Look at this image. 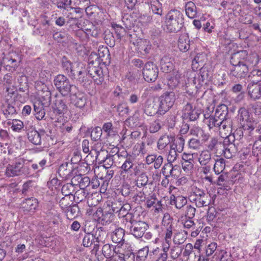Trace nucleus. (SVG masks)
Segmentation results:
<instances>
[{
	"label": "nucleus",
	"instance_id": "nucleus-1",
	"mask_svg": "<svg viewBox=\"0 0 261 261\" xmlns=\"http://www.w3.org/2000/svg\"><path fill=\"white\" fill-rule=\"evenodd\" d=\"M165 22L167 32H177L184 26V15L179 10L171 9L165 16Z\"/></svg>",
	"mask_w": 261,
	"mask_h": 261
},
{
	"label": "nucleus",
	"instance_id": "nucleus-2",
	"mask_svg": "<svg viewBox=\"0 0 261 261\" xmlns=\"http://www.w3.org/2000/svg\"><path fill=\"white\" fill-rule=\"evenodd\" d=\"M134 218L133 214L126 215L124 228L130 234L137 239H140L144 236L148 226L145 222L137 221L134 220Z\"/></svg>",
	"mask_w": 261,
	"mask_h": 261
},
{
	"label": "nucleus",
	"instance_id": "nucleus-3",
	"mask_svg": "<svg viewBox=\"0 0 261 261\" xmlns=\"http://www.w3.org/2000/svg\"><path fill=\"white\" fill-rule=\"evenodd\" d=\"M30 173L29 166L23 159H18L12 164H9L6 170L8 177H14Z\"/></svg>",
	"mask_w": 261,
	"mask_h": 261
},
{
	"label": "nucleus",
	"instance_id": "nucleus-4",
	"mask_svg": "<svg viewBox=\"0 0 261 261\" xmlns=\"http://www.w3.org/2000/svg\"><path fill=\"white\" fill-rule=\"evenodd\" d=\"M54 84L63 96H68L71 92H74V89L76 90V87L71 84L69 79L63 74H58L55 76Z\"/></svg>",
	"mask_w": 261,
	"mask_h": 261
},
{
	"label": "nucleus",
	"instance_id": "nucleus-5",
	"mask_svg": "<svg viewBox=\"0 0 261 261\" xmlns=\"http://www.w3.org/2000/svg\"><path fill=\"white\" fill-rule=\"evenodd\" d=\"M238 118L240 124L244 130H248L250 134L254 130L257 122L250 116L247 109L244 108L239 109Z\"/></svg>",
	"mask_w": 261,
	"mask_h": 261
},
{
	"label": "nucleus",
	"instance_id": "nucleus-6",
	"mask_svg": "<svg viewBox=\"0 0 261 261\" xmlns=\"http://www.w3.org/2000/svg\"><path fill=\"white\" fill-rule=\"evenodd\" d=\"M176 99L173 92H166L159 98V111L160 115H163L174 105Z\"/></svg>",
	"mask_w": 261,
	"mask_h": 261
},
{
	"label": "nucleus",
	"instance_id": "nucleus-7",
	"mask_svg": "<svg viewBox=\"0 0 261 261\" xmlns=\"http://www.w3.org/2000/svg\"><path fill=\"white\" fill-rule=\"evenodd\" d=\"M117 158L120 160L119 163L123 162L121 166V175L124 176L126 174L131 175L132 169L134 166L135 158L131 155L128 154L127 153H126V155L118 154L114 158L115 159Z\"/></svg>",
	"mask_w": 261,
	"mask_h": 261
},
{
	"label": "nucleus",
	"instance_id": "nucleus-8",
	"mask_svg": "<svg viewBox=\"0 0 261 261\" xmlns=\"http://www.w3.org/2000/svg\"><path fill=\"white\" fill-rule=\"evenodd\" d=\"M46 102L43 103L40 100H36L34 103V114L37 120H42L45 115V110L44 109V106H48L50 103L51 101V93L47 91L46 94Z\"/></svg>",
	"mask_w": 261,
	"mask_h": 261
},
{
	"label": "nucleus",
	"instance_id": "nucleus-9",
	"mask_svg": "<svg viewBox=\"0 0 261 261\" xmlns=\"http://www.w3.org/2000/svg\"><path fill=\"white\" fill-rule=\"evenodd\" d=\"M142 73L144 79L147 82H154L159 74L157 66L152 62L146 63L143 69Z\"/></svg>",
	"mask_w": 261,
	"mask_h": 261
},
{
	"label": "nucleus",
	"instance_id": "nucleus-10",
	"mask_svg": "<svg viewBox=\"0 0 261 261\" xmlns=\"http://www.w3.org/2000/svg\"><path fill=\"white\" fill-rule=\"evenodd\" d=\"M87 71L97 85H100L103 82L104 80L103 71L98 65L88 66Z\"/></svg>",
	"mask_w": 261,
	"mask_h": 261
},
{
	"label": "nucleus",
	"instance_id": "nucleus-11",
	"mask_svg": "<svg viewBox=\"0 0 261 261\" xmlns=\"http://www.w3.org/2000/svg\"><path fill=\"white\" fill-rule=\"evenodd\" d=\"M74 92L69 93L71 102L76 107L82 109L87 103L86 96L84 93L79 92L77 89H74Z\"/></svg>",
	"mask_w": 261,
	"mask_h": 261
},
{
	"label": "nucleus",
	"instance_id": "nucleus-12",
	"mask_svg": "<svg viewBox=\"0 0 261 261\" xmlns=\"http://www.w3.org/2000/svg\"><path fill=\"white\" fill-rule=\"evenodd\" d=\"M182 117L190 121H195L199 118L200 112L198 109L193 108L191 103L188 102L183 108Z\"/></svg>",
	"mask_w": 261,
	"mask_h": 261
},
{
	"label": "nucleus",
	"instance_id": "nucleus-13",
	"mask_svg": "<svg viewBox=\"0 0 261 261\" xmlns=\"http://www.w3.org/2000/svg\"><path fill=\"white\" fill-rule=\"evenodd\" d=\"M177 141H178L179 144V147H178L177 145H176V148L173 147L172 146L170 147V149L169 151L168 155L167 156L168 162L172 163L174 162L176 160L178 155L177 151L180 152L184 149L185 140L183 137L181 136L178 137Z\"/></svg>",
	"mask_w": 261,
	"mask_h": 261
},
{
	"label": "nucleus",
	"instance_id": "nucleus-14",
	"mask_svg": "<svg viewBox=\"0 0 261 261\" xmlns=\"http://www.w3.org/2000/svg\"><path fill=\"white\" fill-rule=\"evenodd\" d=\"M159 103L151 99H148L144 103V112L148 116H153L156 114L160 115Z\"/></svg>",
	"mask_w": 261,
	"mask_h": 261
},
{
	"label": "nucleus",
	"instance_id": "nucleus-15",
	"mask_svg": "<svg viewBox=\"0 0 261 261\" xmlns=\"http://www.w3.org/2000/svg\"><path fill=\"white\" fill-rule=\"evenodd\" d=\"M21 61V58L17 55L13 57L6 58L4 60V65L6 69L11 72L16 70Z\"/></svg>",
	"mask_w": 261,
	"mask_h": 261
},
{
	"label": "nucleus",
	"instance_id": "nucleus-16",
	"mask_svg": "<svg viewBox=\"0 0 261 261\" xmlns=\"http://www.w3.org/2000/svg\"><path fill=\"white\" fill-rule=\"evenodd\" d=\"M248 94L253 100L261 98V82L260 83H249L247 86Z\"/></svg>",
	"mask_w": 261,
	"mask_h": 261
},
{
	"label": "nucleus",
	"instance_id": "nucleus-17",
	"mask_svg": "<svg viewBox=\"0 0 261 261\" xmlns=\"http://www.w3.org/2000/svg\"><path fill=\"white\" fill-rule=\"evenodd\" d=\"M21 205L24 211L34 213L38 206V201L36 198L31 197L23 200Z\"/></svg>",
	"mask_w": 261,
	"mask_h": 261
},
{
	"label": "nucleus",
	"instance_id": "nucleus-18",
	"mask_svg": "<svg viewBox=\"0 0 261 261\" xmlns=\"http://www.w3.org/2000/svg\"><path fill=\"white\" fill-rule=\"evenodd\" d=\"M178 165L173 166L172 163L168 162L165 164L162 169V174L167 177H177L178 172Z\"/></svg>",
	"mask_w": 261,
	"mask_h": 261
},
{
	"label": "nucleus",
	"instance_id": "nucleus-19",
	"mask_svg": "<svg viewBox=\"0 0 261 261\" xmlns=\"http://www.w3.org/2000/svg\"><path fill=\"white\" fill-rule=\"evenodd\" d=\"M45 134L44 130H40L39 132L35 129H32L28 133V138L32 143L38 145L41 143V137Z\"/></svg>",
	"mask_w": 261,
	"mask_h": 261
},
{
	"label": "nucleus",
	"instance_id": "nucleus-20",
	"mask_svg": "<svg viewBox=\"0 0 261 261\" xmlns=\"http://www.w3.org/2000/svg\"><path fill=\"white\" fill-rule=\"evenodd\" d=\"M248 72V68L245 64H240L233 66L230 70V74L237 78H242L246 76Z\"/></svg>",
	"mask_w": 261,
	"mask_h": 261
},
{
	"label": "nucleus",
	"instance_id": "nucleus-21",
	"mask_svg": "<svg viewBox=\"0 0 261 261\" xmlns=\"http://www.w3.org/2000/svg\"><path fill=\"white\" fill-rule=\"evenodd\" d=\"M62 67L64 71L71 79H76L72 63L65 56H64L62 59Z\"/></svg>",
	"mask_w": 261,
	"mask_h": 261
},
{
	"label": "nucleus",
	"instance_id": "nucleus-22",
	"mask_svg": "<svg viewBox=\"0 0 261 261\" xmlns=\"http://www.w3.org/2000/svg\"><path fill=\"white\" fill-rule=\"evenodd\" d=\"M162 225L165 229V241L171 242L172 236V220L169 215L164 216L162 220Z\"/></svg>",
	"mask_w": 261,
	"mask_h": 261
},
{
	"label": "nucleus",
	"instance_id": "nucleus-23",
	"mask_svg": "<svg viewBox=\"0 0 261 261\" xmlns=\"http://www.w3.org/2000/svg\"><path fill=\"white\" fill-rule=\"evenodd\" d=\"M181 74L178 70H174L173 72L168 75V86L171 89L176 88L180 82Z\"/></svg>",
	"mask_w": 261,
	"mask_h": 261
},
{
	"label": "nucleus",
	"instance_id": "nucleus-24",
	"mask_svg": "<svg viewBox=\"0 0 261 261\" xmlns=\"http://www.w3.org/2000/svg\"><path fill=\"white\" fill-rule=\"evenodd\" d=\"M73 167L71 163L65 162L61 165L58 169V173L63 178L67 179L71 177Z\"/></svg>",
	"mask_w": 261,
	"mask_h": 261
},
{
	"label": "nucleus",
	"instance_id": "nucleus-25",
	"mask_svg": "<svg viewBox=\"0 0 261 261\" xmlns=\"http://www.w3.org/2000/svg\"><path fill=\"white\" fill-rule=\"evenodd\" d=\"M207 60L206 55L204 53L197 54L192 60V67L193 70H197L203 68Z\"/></svg>",
	"mask_w": 261,
	"mask_h": 261
},
{
	"label": "nucleus",
	"instance_id": "nucleus-26",
	"mask_svg": "<svg viewBox=\"0 0 261 261\" xmlns=\"http://www.w3.org/2000/svg\"><path fill=\"white\" fill-rule=\"evenodd\" d=\"M247 56L246 51L241 50L237 53H234L230 59V63L232 66L240 64H245V58Z\"/></svg>",
	"mask_w": 261,
	"mask_h": 261
},
{
	"label": "nucleus",
	"instance_id": "nucleus-27",
	"mask_svg": "<svg viewBox=\"0 0 261 261\" xmlns=\"http://www.w3.org/2000/svg\"><path fill=\"white\" fill-rule=\"evenodd\" d=\"M161 68L163 72L168 73L173 70V60L167 55L164 56L161 59Z\"/></svg>",
	"mask_w": 261,
	"mask_h": 261
},
{
	"label": "nucleus",
	"instance_id": "nucleus-28",
	"mask_svg": "<svg viewBox=\"0 0 261 261\" xmlns=\"http://www.w3.org/2000/svg\"><path fill=\"white\" fill-rule=\"evenodd\" d=\"M207 73L204 70L203 68L200 69V72L194 78L193 84L196 89H200L205 83L207 77Z\"/></svg>",
	"mask_w": 261,
	"mask_h": 261
},
{
	"label": "nucleus",
	"instance_id": "nucleus-29",
	"mask_svg": "<svg viewBox=\"0 0 261 261\" xmlns=\"http://www.w3.org/2000/svg\"><path fill=\"white\" fill-rule=\"evenodd\" d=\"M187 203V199L186 197L182 195H174L170 196V204L175 205L176 208L180 209L183 207Z\"/></svg>",
	"mask_w": 261,
	"mask_h": 261
},
{
	"label": "nucleus",
	"instance_id": "nucleus-30",
	"mask_svg": "<svg viewBox=\"0 0 261 261\" xmlns=\"http://www.w3.org/2000/svg\"><path fill=\"white\" fill-rule=\"evenodd\" d=\"M190 200L191 202L195 203L197 207H201L208 205L211 202L210 196H201L199 197H194L190 196Z\"/></svg>",
	"mask_w": 261,
	"mask_h": 261
},
{
	"label": "nucleus",
	"instance_id": "nucleus-31",
	"mask_svg": "<svg viewBox=\"0 0 261 261\" xmlns=\"http://www.w3.org/2000/svg\"><path fill=\"white\" fill-rule=\"evenodd\" d=\"M84 230L86 234L83 239L82 244L85 247H90L95 241L93 233L91 232V229L88 228V224L85 225Z\"/></svg>",
	"mask_w": 261,
	"mask_h": 261
},
{
	"label": "nucleus",
	"instance_id": "nucleus-32",
	"mask_svg": "<svg viewBox=\"0 0 261 261\" xmlns=\"http://www.w3.org/2000/svg\"><path fill=\"white\" fill-rule=\"evenodd\" d=\"M178 47L182 52H186L190 48V40L187 34L180 35L178 41Z\"/></svg>",
	"mask_w": 261,
	"mask_h": 261
},
{
	"label": "nucleus",
	"instance_id": "nucleus-33",
	"mask_svg": "<svg viewBox=\"0 0 261 261\" xmlns=\"http://www.w3.org/2000/svg\"><path fill=\"white\" fill-rule=\"evenodd\" d=\"M125 230L120 227L116 228L112 234V240L115 243L123 244L124 241Z\"/></svg>",
	"mask_w": 261,
	"mask_h": 261
},
{
	"label": "nucleus",
	"instance_id": "nucleus-34",
	"mask_svg": "<svg viewBox=\"0 0 261 261\" xmlns=\"http://www.w3.org/2000/svg\"><path fill=\"white\" fill-rule=\"evenodd\" d=\"M170 141L171 138L169 136L166 135L161 136L158 141V149L161 151V152H163L166 150Z\"/></svg>",
	"mask_w": 261,
	"mask_h": 261
},
{
	"label": "nucleus",
	"instance_id": "nucleus-35",
	"mask_svg": "<svg viewBox=\"0 0 261 261\" xmlns=\"http://www.w3.org/2000/svg\"><path fill=\"white\" fill-rule=\"evenodd\" d=\"M243 136V132L241 129L236 130L235 132L231 135H229L224 140V144H228L230 146H234V141L236 139L239 140L241 139V136Z\"/></svg>",
	"mask_w": 261,
	"mask_h": 261
},
{
	"label": "nucleus",
	"instance_id": "nucleus-36",
	"mask_svg": "<svg viewBox=\"0 0 261 261\" xmlns=\"http://www.w3.org/2000/svg\"><path fill=\"white\" fill-rule=\"evenodd\" d=\"M55 110L59 114L64 113L67 110L66 101L64 97L58 98L55 102Z\"/></svg>",
	"mask_w": 261,
	"mask_h": 261
},
{
	"label": "nucleus",
	"instance_id": "nucleus-37",
	"mask_svg": "<svg viewBox=\"0 0 261 261\" xmlns=\"http://www.w3.org/2000/svg\"><path fill=\"white\" fill-rule=\"evenodd\" d=\"M151 48V45L149 41L146 39H140L138 42V50L144 55L149 53Z\"/></svg>",
	"mask_w": 261,
	"mask_h": 261
},
{
	"label": "nucleus",
	"instance_id": "nucleus-38",
	"mask_svg": "<svg viewBox=\"0 0 261 261\" xmlns=\"http://www.w3.org/2000/svg\"><path fill=\"white\" fill-rule=\"evenodd\" d=\"M204 117L206 120L205 123L207 124L210 129L214 127H217L221 129V123H222V120L216 118V117L215 115H210V116L206 117L205 115H204Z\"/></svg>",
	"mask_w": 261,
	"mask_h": 261
},
{
	"label": "nucleus",
	"instance_id": "nucleus-39",
	"mask_svg": "<svg viewBox=\"0 0 261 261\" xmlns=\"http://www.w3.org/2000/svg\"><path fill=\"white\" fill-rule=\"evenodd\" d=\"M90 197V194L87 189H80L77 190L73 196V200L75 202H80L84 200L85 198Z\"/></svg>",
	"mask_w": 261,
	"mask_h": 261
},
{
	"label": "nucleus",
	"instance_id": "nucleus-40",
	"mask_svg": "<svg viewBox=\"0 0 261 261\" xmlns=\"http://www.w3.org/2000/svg\"><path fill=\"white\" fill-rule=\"evenodd\" d=\"M228 114V108L225 105H221L218 106L215 111L214 115L216 118L221 120L225 119Z\"/></svg>",
	"mask_w": 261,
	"mask_h": 261
},
{
	"label": "nucleus",
	"instance_id": "nucleus-41",
	"mask_svg": "<svg viewBox=\"0 0 261 261\" xmlns=\"http://www.w3.org/2000/svg\"><path fill=\"white\" fill-rule=\"evenodd\" d=\"M185 11L187 16L189 18H194L197 14V9L195 4L191 1L186 3Z\"/></svg>",
	"mask_w": 261,
	"mask_h": 261
},
{
	"label": "nucleus",
	"instance_id": "nucleus-42",
	"mask_svg": "<svg viewBox=\"0 0 261 261\" xmlns=\"http://www.w3.org/2000/svg\"><path fill=\"white\" fill-rule=\"evenodd\" d=\"M149 8L153 13L160 16L162 15V4L159 0H150Z\"/></svg>",
	"mask_w": 261,
	"mask_h": 261
},
{
	"label": "nucleus",
	"instance_id": "nucleus-43",
	"mask_svg": "<svg viewBox=\"0 0 261 261\" xmlns=\"http://www.w3.org/2000/svg\"><path fill=\"white\" fill-rule=\"evenodd\" d=\"M66 208V216L68 219L72 220L78 216L80 209L76 204L71 205Z\"/></svg>",
	"mask_w": 261,
	"mask_h": 261
},
{
	"label": "nucleus",
	"instance_id": "nucleus-44",
	"mask_svg": "<svg viewBox=\"0 0 261 261\" xmlns=\"http://www.w3.org/2000/svg\"><path fill=\"white\" fill-rule=\"evenodd\" d=\"M95 242L104 244L106 239V232L102 227H98L96 229L94 233H93Z\"/></svg>",
	"mask_w": 261,
	"mask_h": 261
},
{
	"label": "nucleus",
	"instance_id": "nucleus-45",
	"mask_svg": "<svg viewBox=\"0 0 261 261\" xmlns=\"http://www.w3.org/2000/svg\"><path fill=\"white\" fill-rule=\"evenodd\" d=\"M211 153L208 150L202 151L198 158V162L201 166H205L211 161Z\"/></svg>",
	"mask_w": 261,
	"mask_h": 261
},
{
	"label": "nucleus",
	"instance_id": "nucleus-46",
	"mask_svg": "<svg viewBox=\"0 0 261 261\" xmlns=\"http://www.w3.org/2000/svg\"><path fill=\"white\" fill-rule=\"evenodd\" d=\"M225 161L224 159H217L215 161L214 166V171L216 174H219L223 172L225 168Z\"/></svg>",
	"mask_w": 261,
	"mask_h": 261
},
{
	"label": "nucleus",
	"instance_id": "nucleus-47",
	"mask_svg": "<svg viewBox=\"0 0 261 261\" xmlns=\"http://www.w3.org/2000/svg\"><path fill=\"white\" fill-rule=\"evenodd\" d=\"M101 57L102 56L100 55V53L97 55L96 53H91L88 58V66H94V64H95V65H98L100 61H103Z\"/></svg>",
	"mask_w": 261,
	"mask_h": 261
},
{
	"label": "nucleus",
	"instance_id": "nucleus-48",
	"mask_svg": "<svg viewBox=\"0 0 261 261\" xmlns=\"http://www.w3.org/2000/svg\"><path fill=\"white\" fill-rule=\"evenodd\" d=\"M248 78L250 81V83H260L261 82V70H252L250 72Z\"/></svg>",
	"mask_w": 261,
	"mask_h": 261
},
{
	"label": "nucleus",
	"instance_id": "nucleus-49",
	"mask_svg": "<svg viewBox=\"0 0 261 261\" xmlns=\"http://www.w3.org/2000/svg\"><path fill=\"white\" fill-rule=\"evenodd\" d=\"M136 185L139 188L146 186L148 182V177L146 173L142 172L136 180Z\"/></svg>",
	"mask_w": 261,
	"mask_h": 261
},
{
	"label": "nucleus",
	"instance_id": "nucleus-50",
	"mask_svg": "<svg viewBox=\"0 0 261 261\" xmlns=\"http://www.w3.org/2000/svg\"><path fill=\"white\" fill-rule=\"evenodd\" d=\"M131 209L130 205L128 203L123 204L122 203L120 210L118 214L119 217H122V223L125 224V216L127 214H132V213H128V211Z\"/></svg>",
	"mask_w": 261,
	"mask_h": 261
},
{
	"label": "nucleus",
	"instance_id": "nucleus-51",
	"mask_svg": "<svg viewBox=\"0 0 261 261\" xmlns=\"http://www.w3.org/2000/svg\"><path fill=\"white\" fill-rule=\"evenodd\" d=\"M75 187L70 183H67L62 187V193L64 196H73Z\"/></svg>",
	"mask_w": 261,
	"mask_h": 261
},
{
	"label": "nucleus",
	"instance_id": "nucleus-52",
	"mask_svg": "<svg viewBox=\"0 0 261 261\" xmlns=\"http://www.w3.org/2000/svg\"><path fill=\"white\" fill-rule=\"evenodd\" d=\"M48 219L52 221L54 224L57 223L60 219V215L57 211L55 209L49 210L47 213Z\"/></svg>",
	"mask_w": 261,
	"mask_h": 261
},
{
	"label": "nucleus",
	"instance_id": "nucleus-53",
	"mask_svg": "<svg viewBox=\"0 0 261 261\" xmlns=\"http://www.w3.org/2000/svg\"><path fill=\"white\" fill-rule=\"evenodd\" d=\"M183 248L181 246L175 245L170 249V257L173 259H177L181 254Z\"/></svg>",
	"mask_w": 261,
	"mask_h": 261
},
{
	"label": "nucleus",
	"instance_id": "nucleus-54",
	"mask_svg": "<svg viewBox=\"0 0 261 261\" xmlns=\"http://www.w3.org/2000/svg\"><path fill=\"white\" fill-rule=\"evenodd\" d=\"M73 196H64L60 201V205L62 208H66L72 204Z\"/></svg>",
	"mask_w": 261,
	"mask_h": 261
},
{
	"label": "nucleus",
	"instance_id": "nucleus-55",
	"mask_svg": "<svg viewBox=\"0 0 261 261\" xmlns=\"http://www.w3.org/2000/svg\"><path fill=\"white\" fill-rule=\"evenodd\" d=\"M101 135L102 129L99 126H96L93 128L91 132V138L92 140L95 142L100 140Z\"/></svg>",
	"mask_w": 261,
	"mask_h": 261
},
{
	"label": "nucleus",
	"instance_id": "nucleus-56",
	"mask_svg": "<svg viewBox=\"0 0 261 261\" xmlns=\"http://www.w3.org/2000/svg\"><path fill=\"white\" fill-rule=\"evenodd\" d=\"M52 2L60 9L66 10V7L71 5V0H51Z\"/></svg>",
	"mask_w": 261,
	"mask_h": 261
},
{
	"label": "nucleus",
	"instance_id": "nucleus-57",
	"mask_svg": "<svg viewBox=\"0 0 261 261\" xmlns=\"http://www.w3.org/2000/svg\"><path fill=\"white\" fill-rule=\"evenodd\" d=\"M3 113L6 118L8 119H11L12 116L16 114V110L14 107L8 104L3 110Z\"/></svg>",
	"mask_w": 261,
	"mask_h": 261
},
{
	"label": "nucleus",
	"instance_id": "nucleus-58",
	"mask_svg": "<svg viewBox=\"0 0 261 261\" xmlns=\"http://www.w3.org/2000/svg\"><path fill=\"white\" fill-rule=\"evenodd\" d=\"M113 251H114L113 246H111L109 244L104 245L102 248V253L107 258H110L113 256Z\"/></svg>",
	"mask_w": 261,
	"mask_h": 261
},
{
	"label": "nucleus",
	"instance_id": "nucleus-59",
	"mask_svg": "<svg viewBox=\"0 0 261 261\" xmlns=\"http://www.w3.org/2000/svg\"><path fill=\"white\" fill-rule=\"evenodd\" d=\"M228 179V175L227 173H222L221 174L217 180V185L218 186H222L224 188V189L228 190L230 188L229 186L225 185L224 182H226Z\"/></svg>",
	"mask_w": 261,
	"mask_h": 261
},
{
	"label": "nucleus",
	"instance_id": "nucleus-60",
	"mask_svg": "<svg viewBox=\"0 0 261 261\" xmlns=\"http://www.w3.org/2000/svg\"><path fill=\"white\" fill-rule=\"evenodd\" d=\"M113 217V215L111 213L107 212H103L101 219L99 220V223H101L102 225H107L109 224Z\"/></svg>",
	"mask_w": 261,
	"mask_h": 261
},
{
	"label": "nucleus",
	"instance_id": "nucleus-61",
	"mask_svg": "<svg viewBox=\"0 0 261 261\" xmlns=\"http://www.w3.org/2000/svg\"><path fill=\"white\" fill-rule=\"evenodd\" d=\"M24 127L23 123L17 119L13 120L11 128L15 132H20Z\"/></svg>",
	"mask_w": 261,
	"mask_h": 261
},
{
	"label": "nucleus",
	"instance_id": "nucleus-62",
	"mask_svg": "<svg viewBox=\"0 0 261 261\" xmlns=\"http://www.w3.org/2000/svg\"><path fill=\"white\" fill-rule=\"evenodd\" d=\"M101 129L102 130H103L105 132L107 133L109 136L114 135L115 133L111 122L105 123Z\"/></svg>",
	"mask_w": 261,
	"mask_h": 261
},
{
	"label": "nucleus",
	"instance_id": "nucleus-63",
	"mask_svg": "<svg viewBox=\"0 0 261 261\" xmlns=\"http://www.w3.org/2000/svg\"><path fill=\"white\" fill-rule=\"evenodd\" d=\"M186 208L185 216L186 218L192 219L195 216L196 208L191 205H187Z\"/></svg>",
	"mask_w": 261,
	"mask_h": 261
},
{
	"label": "nucleus",
	"instance_id": "nucleus-64",
	"mask_svg": "<svg viewBox=\"0 0 261 261\" xmlns=\"http://www.w3.org/2000/svg\"><path fill=\"white\" fill-rule=\"evenodd\" d=\"M113 28L115 31L118 39H121L125 34V30L123 27L117 24H113Z\"/></svg>",
	"mask_w": 261,
	"mask_h": 261
}]
</instances>
